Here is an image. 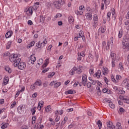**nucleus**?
Here are the masks:
<instances>
[{"label":"nucleus","mask_w":129,"mask_h":129,"mask_svg":"<svg viewBox=\"0 0 129 129\" xmlns=\"http://www.w3.org/2000/svg\"><path fill=\"white\" fill-rule=\"evenodd\" d=\"M10 60L12 63H18L20 62L21 58H20V54H12L10 57Z\"/></svg>","instance_id":"1"},{"label":"nucleus","mask_w":129,"mask_h":129,"mask_svg":"<svg viewBox=\"0 0 129 129\" xmlns=\"http://www.w3.org/2000/svg\"><path fill=\"white\" fill-rule=\"evenodd\" d=\"M48 44V41L47 39H45L42 42L41 41H38L37 43H36V46L37 47V49H42L44 48L46 45Z\"/></svg>","instance_id":"2"},{"label":"nucleus","mask_w":129,"mask_h":129,"mask_svg":"<svg viewBox=\"0 0 129 129\" xmlns=\"http://www.w3.org/2000/svg\"><path fill=\"white\" fill-rule=\"evenodd\" d=\"M14 67H18L20 70H24L26 68V63L19 61L18 62H14Z\"/></svg>","instance_id":"3"},{"label":"nucleus","mask_w":129,"mask_h":129,"mask_svg":"<svg viewBox=\"0 0 129 129\" xmlns=\"http://www.w3.org/2000/svg\"><path fill=\"white\" fill-rule=\"evenodd\" d=\"M110 76H111V80L112 82H113V83H117V82H118V81L121 79V76H120V75H117L115 78L116 80L113 75H111Z\"/></svg>","instance_id":"4"},{"label":"nucleus","mask_w":129,"mask_h":129,"mask_svg":"<svg viewBox=\"0 0 129 129\" xmlns=\"http://www.w3.org/2000/svg\"><path fill=\"white\" fill-rule=\"evenodd\" d=\"M122 48L124 50H129V42H127L125 40H122Z\"/></svg>","instance_id":"5"},{"label":"nucleus","mask_w":129,"mask_h":129,"mask_svg":"<svg viewBox=\"0 0 129 129\" xmlns=\"http://www.w3.org/2000/svg\"><path fill=\"white\" fill-rule=\"evenodd\" d=\"M106 125L107 126V129H116V127L114 125H113V123L112 122L110 121H108L106 122Z\"/></svg>","instance_id":"6"},{"label":"nucleus","mask_w":129,"mask_h":129,"mask_svg":"<svg viewBox=\"0 0 129 129\" xmlns=\"http://www.w3.org/2000/svg\"><path fill=\"white\" fill-rule=\"evenodd\" d=\"M34 8H33V7H30L26 10V13L27 16H32Z\"/></svg>","instance_id":"7"},{"label":"nucleus","mask_w":129,"mask_h":129,"mask_svg":"<svg viewBox=\"0 0 129 129\" xmlns=\"http://www.w3.org/2000/svg\"><path fill=\"white\" fill-rule=\"evenodd\" d=\"M82 81L84 86H86L87 83V76L86 75H82Z\"/></svg>","instance_id":"8"},{"label":"nucleus","mask_w":129,"mask_h":129,"mask_svg":"<svg viewBox=\"0 0 129 129\" xmlns=\"http://www.w3.org/2000/svg\"><path fill=\"white\" fill-rule=\"evenodd\" d=\"M25 108V106L24 105H21L17 108V110L18 113H24V110Z\"/></svg>","instance_id":"9"},{"label":"nucleus","mask_w":129,"mask_h":129,"mask_svg":"<svg viewBox=\"0 0 129 129\" xmlns=\"http://www.w3.org/2000/svg\"><path fill=\"white\" fill-rule=\"evenodd\" d=\"M36 60H37V58L34 54L31 55L29 57V62H31V64H34Z\"/></svg>","instance_id":"10"},{"label":"nucleus","mask_w":129,"mask_h":129,"mask_svg":"<svg viewBox=\"0 0 129 129\" xmlns=\"http://www.w3.org/2000/svg\"><path fill=\"white\" fill-rule=\"evenodd\" d=\"M104 102H107L108 103H109V106L111 108H114L115 107V105L114 104L112 103V102H111V101H110L109 100L107 99H105L103 100Z\"/></svg>","instance_id":"11"},{"label":"nucleus","mask_w":129,"mask_h":129,"mask_svg":"<svg viewBox=\"0 0 129 129\" xmlns=\"http://www.w3.org/2000/svg\"><path fill=\"white\" fill-rule=\"evenodd\" d=\"M110 45H113V37H110V41L107 42V46L106 47V50H108V49H109Z\"/></svg>","instance_id":"12"},{"label":"nucleus","mask_w":129,"mask_h":129,"mask_svg":"<svg viewBox=\"0 0 129 129\" xmlns=\"http://www.w3.org/2000/svg\"><path fill=\"white\" fill-rule=\"evenodd\" d=\"M102 76L101 75V71L98 70L97 72L94 74V77H96L97 79H99Z\"/></svg>","instance_id":"13"},{"label":"nucleus","mask_w":129,"mask_h":129,"mask_svg":"<svg viewBox=\"0 0 129 129\" xmlns=\"http://www.w3.org/2000/svg\"><path fill=\"white\" fill-rule=\"evenodd\" d=\"M109 73V70H108V68L106 67H103V70H102V74L104 76L105 75H107Z\"/></svg>","instance_id":"14"},{"label":"nucleus","mask_w":129,"mask_h":129,"mask_svg":"<svg viewBox=\"0 0 129 129\" xmlns=\"http://www.w3.org/2000/svg\"><path fill=\"white\" fill-rule=\"evenodd\" d=\"M119 99H120V100H123L124 102H125V103H129L128 98H124L123 96L121 95H120L119 96Z\"/></svg>","instance_id":"15"},{"label":"nucleus","mask_w":129,"mask_h":129,"mask_svg":"<svg viewBox=\"0 0 129 129\" xmlns=\"http://www.w3.org/2000/svg\"><path fill=\"white\" fill-rule=\"evenodd\" d=\"M82 69L83 67L81 66H79L78 68H76V73L78 74H81V73H82Z\"/></svg>","instance_id":"16"},{"label":"nucleus","mask_w":129,"mask_h":129,"mask_svg":"<svg viewBox=\"0 0 129 129\" xmlns=\"http://www.w3.org/2000/svg\"><path fill=\"white\" fill-rule=\"evenodd\" d=\"M43 106H44V101H39L37 106V109H38V110H41Z\"/></svg>","instance_id":"17"},{"label":"nucleus","mask_w":129,"mask_h":129,"mask_svg":"<svg viewBox=\"0 0 129 129\" xmlns=\"http://www.w3.org/2000/svg\"><path fill=\"white\" fill-rule=\"evenodd\" d=\"M53 5L54 7L57 9H59L60 8H61V4H60V2L58 1H55L53 2Z\"/></svg>","instance_id":"18"},{"label":"nucleus","mask_w":129,"mask_h":129,"mask_svg":"<svg viewBox=\"0 0 129 129\" xmlns=\"http://www.w3.org/2000/svg\"><path fill=\"white\" fill-rule=\"evenodd\" d=\"M85 17L88 21H91V20H92V14L91 13L86 14Z\"/></svg>","instance_id":"19"},{"label":"nucleus","mask_w":129,"mask_h":129,"mask_svg":"<svg viewBox=\"0 0 129 129\" xmlns=\"http://www.w3.org/2000/svg\"><path fill=\"white\" fill-rule=\"evenodd\" d=\"M35 44H36V42H35L34 41H32L29 44L27 45L26 48L27 49H30V48L34 47V46H35Z\"/></svg>","instance_id":"20"},{"label":"nucleus","mask_w":129,"mask_h":129,"mask_svg":"<svg viewBox=\"0 0 129 129\" xmlns=\"http://www.w3.org/2000/svg\"><path fill=\"white\" fill-rule=\"evenodd\" d=\"M9 77H8V76H6L3 80V84L4 85H7V84H8V83H9Z\"/></svg>","instance_id":"21"},{"label":"nucleus","mask_w":129,"mask_h":129,"mask_svg":"<svg viewBox=\"0 0 129 129\" xmlns=\"http://www.w3.org/2000/svg\"><path fill=\"white\" fill-rule=\"evenodd\" d=\"M13 36V31H9L5 35V37L7 39L11 38Z\"/></svg>","instance_id":"22"},{"label":"nucleus","mask_w":129,"mask_h":129,"mask_svg":"<svg viewBox=\"0 0 129 129\" xmlns=\"http://www.w3.org/2000/svg\"><path fill=\"white\" fill-rule=\"evenodd\" d=\"M34 84L35 85V86H36V87L37 86H42V81H41L40 80H37L34 83Z\"/></svg>","instance_id":"23"},{"label":"nucleus","mask_w":129,"mask_h":129,"mask_svg":"<svg viewBox=\"0 0 129 129\" xmlns=\"http://www.w3.org/2000/svg\"><path fill=\"white\" fill-rule=\"evenodd\" d=\"M13 43V41L12 40L9 41L6 45V49L7 50H9L11 47H12V43Z\"/></svg>","instance_id":"24"},{"label":"nucleus","mask_w":129,"mask_h":129,"mask_svg":"<svg viewBox=\"0 0 129 129\" xmlns=\"http://www.w3.org/2000/svg\"><path fill=\"white\" fill-rule=\"evenodd\" d=\"M49 58H46L45 60V62L42 65V68H46V67L48 66V64H49Z\"/></svg>","instance_id":"25"},{"label":"nucleus","mask_w":129,"mask_h":129,"mask_svg":"<svg viewBox=\"0 0 129 129\" xmlns=\"http://www.w3.org/2000/svg\"><path fill=\"white\" fill-rule=\"evenodd\" d=\"M39 5H40V3L39 2H36L34 4L33 7H32L33 9V11L34 10L35 11H37V10H38V8H39Z\"/></svg>","instance_id":"26"},{"label":"nucleus","mask_w":129,"mask_h":129,"mask_svg":"<svg viewBox=\"0 0 129 129\" xmlns=\"http://www.w3.org/2000/svg\"><path fill=\"white\" fill-rule=\"evenodd\" d=\"M79 38H82L83 40H84L85 39V37H84V33H83V31H81L79 33Z\"/></svg>","instance_id":"27"},{"label":"nucleus","mask_w":129,"mask_h":129,"mask_svg":"<svg viewBox=\"0 0 129 129\" xmlns=\"http://www.w3.org/2000/svg\"><path fill=\"white\" fill-rule=\"evenodd\" d=\"M75 71H76V67H74L70 71V74L71 75H74V74H75Z\"/></svg>","instance_id":"28"},{"label":"nucleus","mask_w":129,"mask_h":129,"mask_svg":"<svg viewBox=\"0 0 129 129\" xmlns=\"http://www.w3.org/2000/svg\"><path fill=\"white\" fill-rule=\"evenodd\" d=\"M123 41H125L126 42H127L129 43V34H126L123 38L122 39Z\"/></svg>","instance_id":"29"},{"label":"nucleus","mask_w":129,"mask_h":129,"mask_svg":"<svg viewBox=\"0 0 129 129\" xmlns=\"http://www.w3.org/2000/svg\"><path fill=\"white\" fill-rule=\"evenodd\" d=\"M54 113H55V116H57V115H59V114L61 115L63 113V110H60L59 111H54Z\"/></svg>","instance_id":"30"},{"label":"nucleus","mask_w":129,"mask_h":129,"mask_svg":"<svg viewBox=\"0 0 129 129\" xmlns=\"http://www.w3.org/2000/svg\"><path fill=\"white\" fill-rule=\"evenodd\" d=\"M5 70L8 73L11 74L12 73V69L10 68V67L6 66L5 67Z\"/></svg>","instance_id":"31"},{"label":"nucleus","mask_w":129,"mask_h":129,"mask_svg":"<svg viewBox=\"0 0 129 129\" xmlns=\"http://www.w3.org/2000/svg\"><path fill=\"white\" fill-rule=\"evenodd\" d=\"M102 91L104 93H107L108 94H110V93H111V91L109 90L106 88L103 89Z\"/></svg>","instance_id":"32"},{"label":"nucleus","mask_w":129,"mask_h":129,"mask_svg":"<svg viewBox=\"0 0 129 129\" xmlns=\"http://www.w3.org/2000/svg\"><path fill=\"white\" fill-rule=\"evenodd\" d=\"M68 20H69V22L70 23V24H73V23L74 22V19L73 18V17L69 16Z\"/></svg>","instance_id":"33"},{"label":"nucleus","mask_w":129,"mask_h":129,"mask_svg":"<svg viewBox=\"0 0 129 129\" xmlns=\"http://www.w3.org/2000/svg\"><path fill=\"white\" fill-rule=\"evenodd\" d=\"M117 93L118 94H124V93H125V91H124L123 89H120L117 91Z\"/></svg>","instance_id":"34"},{"label":"nucleus","mask_w":129,"mask_h":129,"mask_svg":"<svg viewBox=\"0 0 129 129\" xmlns=\"http://www.w3.org/2000/svg\"><path fill=\"white\" fill-rule=\"evenodd\" d=\"M116 126L117 129H122V126H121V123L119 122L116 123Z\"/></svg>","instance_id":"35"},{"label":"nucleus","mask_w":129,"mask_h":129,"mask_svg":"<svg viewBox=\"0 0 129 129\" xmlns=\"http://www.w3.org/2000/svg\"><path fill=\"white\" fill-rule=\"evenodd\" d=\"M45 109L46 112H49V111H51V105H48L45 107Z\"/></svg>","instance_id":"36"},{"label":"nucleus","mask_w":129,"mask_h":129,"mask_svg":"<svg viewBox=\"0 0 129 129\" xmlns=\"http://www.w3.org/2000/svg\"><path fill=\"white\" fill-rule=\"evenodd\" d=\"M98 26V21L93 20V28H96Z\"/></svg>","instance_id":"37"},{"label":"nucleus","mask_w":129,"mask_h":129,"mask_svg":"<svg viewBox=\"0 0 129 129\" xmlns=\"http://www.w3.org/2000/svg\"><path fill=\"white\" fill-rule=\"evenodd\" d=\"M110 56L112 60H113V58L114 59V60H116V55L115 54V53L111 52L110 54Z\"/></svg>","instance_id":"38"},{"label":"nucleus","mask_w":129,"mask_h":129,"mask_svg":"<svg viewBox=\"0 0 129 129\" xmlns=\"http://www.w3.org/2000/svg\"><path fill=\"white\" fill-rule=\"evenodd\" d=\"M94 73V69L93 68V67L91 66L89 70V74L91 75H93Z\"/></svg>","instance_id":"39"},{"label":"nucleus","mask_w":129,"mask_h":129,"mask_svg":"<svg viewBox=\"0 0 129 129\" xmlns=\"http://www.w3.org/2000/svg\"><path fill=\"white\" fill-rule=\"evenodd\" d=\"M62 17V14L60 13H58L54 17V19H53V21H55L56 19H58V18H61Z\"/></svg>","instance_id":"40"},{"label":"nucleus","mask_w":129,"mask_h":129,"mask_svg":"<svg viewBox=\"0 0 129 129\" xmlns=\"http://www.w3.org/2000/svg\"><path fill=\"white\" fill-rule=\"evenodd\" d=\"M75 13L78 16H82V15H83V11H77Z\"/></svg>","instance_id":"41"},{"label":"nucleus","mask_w":129,"mask_h":129,"mask_svg":"<svg viewBox=\"0 0 129 129\" xmlns=\"http://www.w3.org/2000/svg\"><path fill=\"white\" fill-rule=\"evenodd\" d=\"M30 88L31 90H35V89H36V88H37V87L35 85V83H34L33 84H32L30 85Z\"/></svg>","instance_id":"42"},{"label":"nucleus","mask_w":129,"mask_h":129,"mask_svg":"<svg viewBox=\"0 0 129 129\" xmlns=\"http://www.w3.org/2000/svg\"><path fill=\"white\" fill-rule=\"evenodd\" d=\"M97 125L99 127V129H101V127L102 126V122H101V121H100V120H99L97 122Z\"/></svg>","instance_id":"43"},{"label":"nucleus","mask_w":129,"mask_h":129,"mask_svg":"<svg viewBox=\"0 0 129 129\" xmlns=\"http://www.w3.org/2000/svg\"><path fill=\"white\" fill-rule=\"evenodd\" d=\"M116 60V59H114V58H113V59H112L111 66H112V68H114V67H115V61Z\"/></svg>","instance_id":"44"},{"label":"nucleus","mask_w":129,"mask_h":129,"mask_svg":"<svg viewBox=\"0 0 129 129\" xmlns=\"http://www.w3.org/2000/svg\"><path fill=\"white\" fill-rule=\"evenodd\" d=\"M125 26H126V29L127 31H129V20L125 22Z\"/></svg>","instance_id":"45"},{"label":"nucleus","mask_w":129,"mask_h":129,"mask_svg":"<svg viewBox=\"0 0 129 129\" xmlns=\"http://www.w3.org/2000/svg\"><path fill=\"white\" fill-rule=\"evenodd\" d=\"M9 123H4L2 126H1V128L2 129H5V128H7L8 127V126H9Z\"/></svg>","instance_id":"46"},{"label":"nucleus","mask_w":129,"mask_h":129,"mask_svg":"<svg viewBox=\"0 0 129 129\" xmlns=\"http://www.w3.org/2000/svg\"><path fill=\"white\" fill-rule=\"evenodd\" d=\"M99 31H100L101 33L102 34L105 33V31H106V29L103 28V27H101L99 28Z\"/></svg>","instance_id":"47"},{"label":"nucleus","mask_w":129,"mask_h":129,"mask_svg":"<svg viewBox=\"0 0 129 129\" xmlns=\"http://www.w3.org/2000/svg\"><path fill=\"white\" fill-rule=\"evenodd\" d=\"M36 119H37V117L36 116H33L32 118V123L33 124L36 123Z\"/></svg>","instance_id":"48"},{"label":"nucleus","mask_w":129,"mask_h":129,"mask_svg":"<svg viewBox=\"0 0 129 129\" xmlns=\"http://www.w3.org/2000/svg\"><path fill=\"white\" fill-rule=\"evenodd\" d=\"M74 91L73 90H69L68 91L66 92V94H73Z\"/></svg>","instance_id":"49"},{"label":"nucleus","mask_w":129,"mask_h":129,"mask_svg":"<svg viewBox=\"0 0 129 129\" xmlns=\"http://www.w3.org/2000/svg\"><path fill=\"white\" fill-rule=\"evenodd\" d=\"M31 112L32 115L35 114L36 113V107H34L31 109Z\"/></svg>","instance_id":"50"},{"label":"nucleus","mask_w":129,"mask_h":129,"mask_svg":"<svg viewBox=\"0 0 129 129\" xmlns=\"http://www.w3.org/2000/svg\"><path fill=\"white\" fill-rule=\"evenodd\" d=\"M93 21H98V16H97V14H94V15Z\"/></svg>","instance_id":"51"},{"label":"nucleus","mask_w":129,"mask_h":129,"mask_svg":"<svg viewBox=\"0 0 129 129\" xmlns=\"http://www.w3.org/2000/svg\"><path fill=\"white\" fill-rule=\"evenodd\" d=\"M40 21L41 23H44V22H45V17L42 15H41L40 17Z\"/></svg>","instance_id":"52"},{"label":"nucleus","mask_w":129,"mask_h":129,"mask_svg":"<svg viewBox=\"0 0 129 129\" xmlns=\"http://www.w3.org/2000/svg\"><path fill=\"white\" fill-rule=\"evenodd\" d=\"M102 2L106 5V6H108L109 5L110 2L109 0H103Z\"/></svg>","instance_id":"53"},{"label":"nucleus","mask_w":129,"mask_h":129,"mask_svg":"<svg viewBox=\"0 0 129 129\" xmlns=\"http://www.w3.org/2000/svg\"><path fill=\"white\" fill-rule=\"evenodd\" d=\"M54 75H55V72H52L51 73H50L48 75V78H52V77H53V76H54Z\"/></svg>","instance_id":"54"},{"label":"nucleus","mask_w":129,"mask_h":129,"mask_svg":"<svg viewBox=\"0 0 129 129\" xmlns=\"http://www.w3.org/2000/svg\"><path fill=\"white\" fill-rule=\"evenodd\" d=\"M60 85H61V82L56 83V82H55V84L54 85V87L55 88H57L59 87V86H60Z\"/></svg>","instance_id":"55"},{"label":"nucleus","mask_w":129,"mask_h":129,"mask_svg":"<svg viewBox=\"0 0 129 129\" xmlns=\"http://www.w3.org/2000/svg\"><path fill=\"white\" fill-rule=\"evenodd\" d=\"M121 37H122V31H119L118 32V37L120 39V38H121Z\"/></svg>","instance_id":"56"},{"label":"nucleus","mask_w":129,"mask_h":129,"mask_svg":"<svg viewBox=\"0 0 129 129\" xmlns=\"http://www.w3.org/2000/svg\"><path fill=\"white\" fill-rule=\"evenodd\" d=\"M79 55L82 57H85V52L82 51L81 53H79Z\"/></svg>","instance_id":"57"},{"label":"nucleus","mask_w":129,"mask_h":129,"mask_svg":"<svg viewBox=\"0 0 129 129\" xmlns=\"http://www.w3.org/2000/svg\"><path fill=\"white\" fill-rule=\"evenodd\" d=\"M16 104H17V102L14 101L13 102L12 104L11 105V108H14L15 107Z\"/></svg>","instance_id":"58"},{"label":"nucleus","mask_w":129,"mask_h":129,"mask_svg":"<svg viewBox=\"0 0 129 129\" xmlns=\"http://www.w3.org/2000/svg\"><path fill=\"white\" fill-rule=\"evenodd\" d=\"M119 68L121 71L123 70V66H122V63H119Z\"/></svg>","instance_id":"59"},{"label":"nucleus","mask_w":129,"mask_h":129,"mask_svg":"<svg viewBox=\"0 0 129 129\" xmlns=\"http://www.w3.org/2000/svg\"><path fill=\"white\" fill-rule=\"evenodd\" d=\"M43 59H42V58L39 59L37 64L38 65H41V64H43Z\"/></svg>","instance_id":"60"},{"label":"nucleus","mask_w":129,"mask_h":129,"mask_svg":"<svg viewBox=\"0 0 129 129\" xmlns=\"http://www.w3.org/2000/svg\"><path fill=\"white\" fill-rule=\"evenodd\" d=\"M44 127V125L40 124L37 126V129H42Z\"/></svg>","instance_id":"61"},{"label":"nucleus","mask_w":129,"mask_h":129,"mask_svg":"<svg viewBox=\"0 0 129 129\" xmlns=\"http://www.w3.org/2000/svg\"><path fill=\"white\" fill-rule=\"evenodd\" d=\"M18 91L21 93V92H24L25 91V87H21V90H19Z\"/></svg>","instance_id":"62"},{"label":"nucleus","mask_w":129,"mask_h":129,"mask_svg":"<svg viewBox=\"0 0 129 129\" xmlns=\"http://www.w3.org/2000/svg\"><path fill=\"white\" fill-rule=\"evenodd\" d=\"M79 10V11H82V12H83V10H84V6H80Z\"/></svg>","instance_id":"63"},{"label":"nucleus","mask_w":129,"mask_h":129,"mask_svg":"<svg viewBox=\"0 0 129 129\" xmlns=\"http://www.w3.org/2000/svg\"><path fill=\"white\" fill-rule=\"evenodd\" d=\"M55 83H56V82L55 81H52V82H51V83H50V84H49V85L50 86H53V85H54V86H55Z\"/></svg>","instance_id":"64"}]
</instances>
